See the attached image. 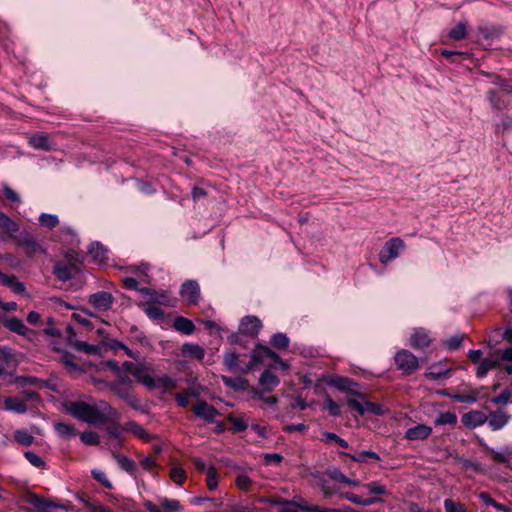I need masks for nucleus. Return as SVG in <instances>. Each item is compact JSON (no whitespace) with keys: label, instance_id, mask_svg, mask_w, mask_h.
<instances>
[{"label":"nucleus","instance_id":"obj_54","mask_svg":"<svg viewBox=\"0 0 512 512\" xmlns=\"http://www.w3.org/2000/svg\"><path fill=\"white\" fill-rule=\"evenodd\" d=\"M445 512H465V506L459 502H454L451 499L444 501Z\"/></svg>","mask_w":512,"mask_h":512},{"label":"nucleus","instance_id":"obj_5","mask_svg":"<svg viewBox=\"0 0 512 512\" xmlns=\"http://www.w3.org/2000/svg\"><path fill=\"white\" fill-rule=\"evenodd\" d=\"M404 248L405 242L401 238L394 237L389 239L379 252V261L382 264H387L393 261L399 256L400 252Z\"/></svg>","mask_w":512,"mask_h":512},{"label":"nucleus","instance_id":"obj_18","mask_svg":"<svg viewBox=\"0 0 512 512\" xmlns=\"http://www.w3.org/2000/svg\"><path fill=\"white\" fill-rule=\"evenodd\" d=\"M478 33L486 40H494L501 37L503 28L491 24H484L477 27Z\"/></svg>","mask_w":512,"mask_h":512},{"label":"nucleus","instance_id":"obj_1","mask_svg":"<svg viewBox=\"0 0 512 512\" xmlns=\"http://www.w3.org/2000/svg\"><path fill=\"white\" fill-rule=\"evenodd\" d=\"M66 411L74 418L91 425L105 424L110 419L121 418V414L104 400L95 403L74 401L67 406Z\"/></svg>","mask_w":512,"mask_h":512},{"label":"nucleus","instance_id":"obj_48","mask_svg":"<svg viewBox=\"0 0 512 512\" xmlns=\"http://www.w3.org/2000/svg\"><path fill=\"white\" fill-rule=\"evenodd\" d=\"M368 489L369 493L372 495H388V491L384 485H381L379 482L373 481L365 485Z\"/></svg>","mask_w":512,"mask_h":512},{"label":"nucleus","instance_id":"obj_58","mask_svg":"<svg viewBox=\"0 0 512 512\" xmlns=\"http://www.w3.org/2000/svg\"><path fill=\"white\" fill-rule=\"evenodd\" d=\"M24 456L29 461V463L35 467H43L45 465L44 460L34 452L26 451Z\"/></svg>","mask_w":512,"mask_h":512},{"label":"nucleus","instance_id":"obj_31","mask_svg":"<svg viewBox=\"0 0 512 512\" xmlns=\"http://www.w3.org/2000/svg\"><path fill=\"white\" fill-rule=\"evenodd\" d=\"M54 429L57 434L63 438H71L76 436L75 428L67 423L58 422L54 424Z\"/></svg>","mask_w":512,"mask_h":512},{"label":"nucleus","instance_id":"obj_17","mask_svg":"<svg viewBox=\"0 0 512 512\" xmlns=\"http://www.w3.org/2000/svg\"><path fill=\"white\" fill-rule=\"evenodd\" d=\"M66 332L68 334V344L72 346L74 349L78 351H83L86 353H93L95 351V348L92 345H89L86 342L79 341V340H73L72 338L76 335L74 328L71 325H68L66 327Z\"/></svg>","mask_w":512,"mask_h":512},{"label":"nucleus","instance_id":"obj_2","mask_svg":"<svg viewBox=\"0 0 512 512\" xmlns=\"http://www.w3.org/2000/svg\"><path fill=\"white\" fill-rule=\"evenodd\" d=\"M136 382L142 384L148 390H169L176 387V381L167 375L156 376L155 369L149 363H138L132 375Z\"/></svg>","mask_w":512,"mask_h":512},{"label":"nucleus","instance_id":"obj_37","mask_svg":"<svg viewBox=\"0 0 512 512\" xmlns=\"http://www.w3.org/2000/svg\"><path fill=\"white\" fill-rule=\"evenodd\" d=\"M114 458L116 459L121 469L130 474L134 473L136 464L132 459L118 454H114Z\"/></svg>","mask_w":512,"mask_h":512},{"label":"nucleus","instance_id":"obj_33","mask_svg":"<svg viewBox=\"0 0 512 512\" xmlns=\"http://www.w3.org/2000/svg\"><path fill=\"white\" fill-rule=\"evenodd\" d=\"M499 365L497 360L485 358L483 359L476 371L478 377H484L490 370L496 368Z\"/></svg>","mask_w":512,"mask_h":512},{"label":"nucleus","instance_id":"obj_64","mask_svg":"<svg viewBox=\"0 0 512 512\" xmlns=\"http://www.w3.org/2000/svg\"><path fill=\"white\" fill-rule=\"evenodd\" d=\"M85 507L89 510V512H113L110 508L104 505L99 503H92L90 501H85Z\"/></svg>","mask_w":512,"mask_h":512},{"label":"nucleus","instance_id":"obj_61","mask_svg":"<svg viewBox=\"0 0 512 512\" xmlns=\"http://www.w3.org/2000/svg\"><path fill=\"white\" fill-rule=\"evenodd\" d=\"M235 483L240 490L248 491L252 481L248 476L241 474L237 476Z\"/></svg>","mask_w":512,"mask_h":512},{"label":"nucleus","instance_id":"obj_15","mask_svg":"<svg viewBox=\"0 0 512 512\" xmlns=\"http://www.w3.org/2000/svg\"><path fill=\"white\" fill-rule=\"evenodd\" d=\"M432 432V428L425 424H418L411 428H408L405 432V437L408 440L417 441V440H425L430 436Z\"/></svg>","mask_w":512,"mask_h":512},{"label":"nucleus","instance_id":"obj_30","mask_svg":"<svg viewBox=\"0 0 512 512\" xmlns=\"http://www.w3.org/2000/svg\"><path fill=\"white\" fill-rule=\"evenodd\" d=\"M61 362L70 374L81 371L80 366L74 362V355L67 351H62Z\"/></svg>","mask_w":512,"mask_h":512},{"label":"nucleus","instance_id":"obj_23","mask_svg":"<svg viewBox=\"0 0 512 512\" xmlns=\"http://www.w3.org/2000/svg\"><path fill=\"white\" fill-rule=\"evenodd\" d=\"M181 354L187 358L202 360L204 358L205 351L198 344L186 343L181 348Z\"/></svg>","mask_w":512,"mask_h":512},{"label":"nucleus","instance_id":"obj_43","mask_svg":"<svg viewBox=\"0 0 512 512\" xmlns=\"http://www.w3.org/2000/svg\"><path fill=\"white\" fill-rule=\"evenodd\" d=\"M81 441L86 445H98L100 443L99 435L91 430H86L80 434Z\"/></svg>","mask_w":512,"mask_h":512},{"label":"nucleus","instance_id":"obj_27","mask_svg":"<svg viewBox=\"0 0 512 512\" xmlns=\"http://www.w3.org/2000/svg\"><path fill=\"white\" fill-rule=\"evenodd\" d=\"M285 504H289L294 509L298 508L304 512L318 511V505H308V503L301 496H294L292 500H285Z\"/></svg>","mask_w":512,"mask_h":512},{"label":"nucleus","instance_id":"obj_46","mask_svg":"<svg viewBox=\"0 0 512 512\" xmlns=\"http://www.w3.org/2000/svg\"><path fill=\"white\" fill-rule=\"evenodd\" d=\"M14 437L18 443L24 446H30L34 441V437L24 430H16Z\"/></svg>","mask_w":512,"mask_h":512},{"label":"nucleus","instance_id":"obj_9","mask_svg":"<svg viewBox=\"0 0 512 512\" xmlns=\"http://www.w3.org/2000/svg\"><path fill=\"white\" fill-rule=\"evenodd\" d=\"M27 503L33 506L36 512H53L54 509H65L64 505L56 504L36 494H30Z\"/></svg>","mask_w":512,"mask_h":512},{"label":"nucleus","instance_id":"obj_51","mask_svg":"<svg viewBox=\"0 0 512 512\" xmlns=\"http://www.w3.org/2000/svg\"><path fill=\"white\" fill-rule=\"evenodd\" d=\"M227 419L232 424L233 432H243L247 429V424L241 418L229 415Z\"/></svg>","mask_w":512,"mask_h":512},{"label":"nucleus","instance_id":"obj_19","mask_svg":"<svg viewBox=\"0 0 512 512\" xmlns=\"http://www.w3.org/2000/svg\"><path fill=\"white\" fill-rule=\"evenodd\" d=\"M431 344V338L424 330H416L410 337V345L414 349H423Z\"/></svg>","mask_w":512,"mask_h":512},{"label":"nucleus","instance_id":"obj_26","mask_svg":"<svg viewBox=\"0 0 512 512\" xmlns=\"http://www.w3.org/2000/svg\"><path fill=\"white\" fill-rule=\"evenodd\" d=\"M173 327L183 334L190 335L195 331L194 323L185 317L178 316L174 319Z\"/></svg>","mask_w":512,"mask_h":512},{"label":"nucleus","instance_id":"obj_38","mask_svg":"<svg viewBox=\"0 0 512 512\" xmlns=\"http://www.w3.org/2000/svg\"><path fill=\"white\" fill-rule=\"evenodd\" d=\"M120 419H110L108 420L107 423H110L107 428H106V431L108 433V435L116 440L119 441V445L121 446L122 445V442H121V432H120V425L118 423Z\"/></svg>","mask_w":512,"mask_h":512},{"label":"nucleus","instance_id":"obj_25","mask_svg":"<svg viewBox=\"0 0 512 512\" xmlns=\"http://www.w3.org/2000/svg\"><path fill=\"white\" fill-rule=\"evenodd\" d=\"M221 379L227 387H230L235 391H244L247 390L250 386L249 381L243 377L232 378L228 376H222Z\"/></svg>","mask_w":512,"mask_h":512},{"label":"nucleus","instance_id":"obj_11","mask_svg":"<svg viewBox=\"0 0 512 512\" xmlns=\"http://www.w3.org/2000/svg\"><path fill=\"white\" fill-rule=\"evenodd\" d=\"M331 385L336 387L337 389L349 393L351 395H356L362 400H364L365 395L362 393H359L355 388H357L359 385L352 379H349L347 377L337 376L331 380Z\"/></svg>","mask_w":512,"mask_h":512},{"label":"nucleus","instance_id":"obj_22","mask_svg":"<svg viewBox=\"0 0 512 512\" xmlns=\"http://www.w3.org/2000/svg\"><path fill=\"white\" fill-rule=\"evenodd\" d=\"M4 326L18 335L25 336L29 329L25 326L23 321L16 317L7 318L3 321Z\"/></svg>","mask_w":512,"mask_h":512},{"label":"nucleus","instance_id":"obj_63","mask_svg":"<svg viewBox=\"0 0 512 512\" xmlns=\"http://www.w3.org/2000/svg\"><path fill=\"white\" fill-rule=\"evenodd\" d=\"M326 474L335 481L344 483L347 480V477L341 472L338 468H332L326 470Z\"/></svg>","mask_w":512,"mask_h":512},{"label":"nucleus","instance_id":"obj_42","mask_svg":"<svg viewBox=\"0 0 512 512\" xmlns=\"http://www.w3.org/2000/svg\"><path fill=\"white\" fill-rule=\"evenodd\" d=\"M271 344L278 349H286L289 346V338L284 333H276L271 338Z\"/></svg>","mask_w":512,"mask_h":512},{"label":"nucleus","instance_id":"obj_52","mask_svg":"<svg viewBox=\"0 0 512 512\" xmlns=\"http://www.w3.org/2000/svg\"><path fill=\"white\" fill-rule=\"evenodd\" d=\"M512 397L509 389H504L498 396L493 397L491 402L496 405H506Z\"/></svg>","mask_w":512,"mask_h":512},{"label":"nucleus","instance_id":"obj_56","mask_svg":"<svg viewBox=\"0 0 512 512\" xmlns=\"http://www.w3.org/2000/svg\"><path fill=\"white\" fill-rule=\"evenodd\" d=\"M0 362L5 365H10L15 362L14 356L10 348L4 346L0 347Z\"/></svg>","mask_w":512,"mask_h":512},{"label":"nucleus","instance_id":"obj_47","mask_svg":"<svg viewBox=\"0 0 512 512\" xmlns=\"http://www.w3.org/2000/svg\"><path fill=\"white\" fill-rule=\"evenodd\" d=\"M206 473H207V479H206L207 487L210 490L216 489L217 485H218V475H217L216 469L213 466H210L207 469Z\"/></svg>","mask_w":512,"mask_h":512},{"label":"nucleus","instance_id":"obj_7","mask_svg":"<svg viewBox=\"0 0 512 512\" xmlns=\"http://www.w3.org/2000/svg\"><path fill=\"white\" fill-rule=\"evenodd\" d=\"M180 295L188 304H197L200 300V287L197 281L187 280L181 285Z\"/></svg>","mask_w":512,"mask_h":512},{"label":"nucleus","instance_id":"obj_20","mask_svg":"<svg viewBox=\"0 0 512 512\" xmlns=\"http://www.w3.org/2000/svg\"><path fill=\"white\" fill-rule=\"evenodd\" d=\"M122 430L134 434L143 441L148 442L153 438L152 435H150L142 426H140L135 421L126 422Z\"/></svg>","mask_w":512,"mask_h":512},{"label":"nucleus","instance_id":"obj_10","mask_svg":"<svg viewBox=\"0 0 512 512\" xmlns=\"http://www.w3.org/2000/svg\"><path fill=\"white\" fill-rule=\"evenodd\" d=\"M192 411L197 417L208 423L214 422L215 417L219 415V412L204 400H198Z\"/></svg>","mask_w":512,"mask_h":512},{"label":"nucleus","instance_id":"obj_55","mask_svg":"<svg viewBox=\"0 0 512 512\" xmlns=\"http://www.w3.org/2000/svg\"><path fill=\"white\" fill-rule=\"evenodd\" d=\"M464 335H454L445 341V345L450 350H457L461 347Z\"/></svg>","mask_w":512,"mask_h":512},{"label":"nucleus","instance_id":"obj_60","mask_svg":"<svg viewBox=\"0 0 512 512\" xmlns=\"http://www.w3.org/2000/svg\"><path fill=\"white\" fill-rule=\"evenodd\" d=\"M92 476L95 480L101 483L104 487L111 489L112 483L107 478L106 474L103 471L93 470Z\"/></svg>","mask_w":512,"mask_h":512},{"label":"nucleus","instance_id":"obj_14","mask_svg":"<svg viewBox=\"0 0 512 512\" xmlns=\"http://www.w3.org/2000/svg\"><path fill=\"white\" fill-rule=\"evenodd\" d=\"M511 416L507 411L498 409L488 415V425L492 430L502 429L510 420Z\"/></svg>","mask_w":512,"mask_h":512},{"label":"nucleus","instance_id":"obj_32","mask_svg":"<svg viewBox=\"0 0 512 512\" xmlns=\"http://www.w3.org/2000/svg\"><path fill=\"white\" fill-rule=\"evenodd\" d=\"M448 36L455 41L463 40L467 36V24L465 22H459L449 31Z\"/></svg>","mask_w":512,"mask_h":512},{"label":"nucleus","instance_id":"obj_45","mask_svg":"<svg viewBox=\"0 0 512 512\" xmlns=\"http://www.w3.org/2000/svg\"><path fill=\"white\" fill-rule=\"evenodd\" d=\"M160 505L164 512H177L181 508L179 501L168 498H162Z\"/></svg>","mask_w":512,"mask_h":512},{"label":"nucleus","instance_id":"obj_4","mask_svg":"<svg viewBox=\"0 0 512 512\" xmlns=\"http://www.w3.org/2000/svg\"><path fill=\"white\" fill-rule=\"evenodd\" d=\"M397 369L404 375H411L419 368L418 358L410 351L402 349L399 350L394 357Z\"/></svg>","mask_w":512,"mask_h":512},{"label":"nucleus","instance_id":"obj_50","mask_svg":"<svg viewBox=\"0 0 512 512\" xmlns=\"http://www.w3.org/2000/svg\"><path fill=\"white\" fill-rule=\"evenodd\" d=\"M145 313L151 319L162 320L164 318V311L155 305H148L145 308Z\"/></svg>","mask_w":512,"mask_h":512},{"label":"nucleus","instance_id":"obj_29","mask_svg":"<svg viewBox=\"0 0 512 512\" xmlns=\"http://www.w3.org/2000/svg\"><path fill=\"white\" fill-rule=\"evenodd\" d=\"M5 407L6 409L15 411L17 413H24L27 411L26 403L17 397L7 398L5 400Z\"/></svg>","mask_w":512,"mask_h":512},{"label":"nucleus","instance_id":"obj_44","mask_svg":"<svg viewBox=\"0 0 512 512\" xmlns=\"http://www.w3.org/2000/svg\"><path fill=\"white\" fill-rule=\"evenodd\" d=\"M385 409L382 405L375 404L370 401H363V415L365 413H370L373 415H383Z\"/></svg>","mask_w":512,"mask_h":512},{"label":"nucleus","instance_id":"obj_34","mask_svg":"<svg viewBox=\"0 0 512 512\" xmlns=\"http://www.w3.org/2000/svg\"><path fill=\"white\" fill-rule=\"evenodd\" d=\"M88 253L95 261L103 262L106 259L107 251L100 243H93Z\"/></svg>","mask_w":512,"mask_h":512},{"label":"nucleus","instance_id":"obj_3","mask_svg":"<svg viewBox=\"0 0 512 512\" xmlns=\"http://www.w3.org/2000/svg\"><path fill=\"white\" fill-rule=\"evenodd\" d=\"M16 245L21 248L23 253L33 258L37 254L46 255V249L40 244V242L32 235L28 233H22L21 235L14 237Z\"/></svg>","mask_w":512,"mask_h":512},{"label":"nucleus","instance_id":"obj_28","mask_svg":"<svg viewBox=\"0 0 512 512\" xmlns=\"http://www.w3.org/2000/svg\"><path fill=\"white\" fill-rule=\"evenodd\" d=\"M340 455L344 456V457H349L350 459H352L353 461H356V462H366L367 458L372 459L374 461L380 460L379 455L370 450L362 451L357 455H352V454L346 453V452H341Z\"/></svg>","mask_w":512,"mask_h":512},{"label":"nucleus","instance_id":"obj_49","mask_svg":"<svg viewBox=\"0 0 512 512\" xmlns=\"http://www.w3.org/2000/svg\"><path fill=\"white\" fill-rule=\"evenodd\" d=\"M239 356L238 354L231 352L224 356V364L230 371H235L238 367Z\"/></svg>","mask_w":512,"mask_h":512},{"label":"nucleus","instance_id":"obj_16","mask_svg":"<svg viewBox=\"0 0 512 512\" xmlns=\"http://www.w3.org/2000/svg\"><path fill=\"white\" fill-rule=\"evenodd\" d=\"M28 143L34 149L43 151L55 150L54 145L49 141V137L45 134H38L29 137Z\"/></svg>","mask_w":512,"mask_h":512},{"label":"nucleus","instance_id":"obj_40","mask_svg":"<svg viewBox=\"0 0 512 512\" xmlns=\"http://www.w3.org/2000/svg\"><path fill=\"white\" fill-rule=\"evenodd\" d=\"M457 422V416L453 412H444L441 413L434 421L436 426L439 425H454Z\"/></svg>","mask_w":512,"mask_h":512},{"label":"nucleus","instance_id":"obj_13","mask_svg":"<svg viewBox=\"0 0 512 512\" xmlns=\"http://www.w3.org/2000/svg\"><path fill=\"white\" fill-rule=\"evenodd\" d=\"M261 328V321L256 316H245L239 325V332L247 336H256Z\"/></svg>","mask_w":512,"mask_h":512},{"label":"nucleus","instance_id":"obj_35","mask_svg":"<svg viewBox=\"0 0 512 512\" xmlns=\"http://www.w3.org/2000/svg\"><path fill=\"white\" fill-rule=\"evenodd\" d=\"M450 369H442L439 365H432L429 370L425 373L427 378L439 380L448 377Z\"/></svg>","mask_w":512,"mask_h":512},{"label":"nucleus","instance_id":"obj_41","mask_svg":"<svg viewBox=\"0 0 512 512\" xmlns=\"http://www.w3.org/2000/svg\"><path fill=\"white\" fill-rule=\"evenodd\" d=\"M39 222L43 227L53 229L59 224V219L56 215L42 213L39 216Z\"/></svg>","mask_w":512,"mask_h":512},{"label":"nucleus","instance_id":"obj_12","mask_svg":"<svg viewBox=\"0 0 512 512\" xmlns=\"http://www.w3.org/2000/svg\"><path fill=\"white\" fill-rule=\"evenodd\" d=\"M487 419L488 416L484 412L479 410H473L465 413L462 416L461 421L463 425L466 426L467 428L474 429L486 423Z\"/></svg>","mask_w":512,"mask_h":512},{"label":"nucleus","instance_id":"obj_53","mask_svg":"<svg viewBox=\"0 0 512 512\" xmlns=\"http://www.w3.org/2000/svg\"><path fill=\"white\" fill-rule=\"evenodd\" d=\"M170 478L178 485L182 484L186 479L185 471L180 467H173L170 470Z\"/></svg>","mask_w":512,"mask_h":512},{"label":"nucleus","instance_id":"obj_57","mask_svg":"<svg viewBox=\"0 0 512 512\" xmlns=\"http://www.w3.org/2000/svg\"><path fill=\"white\" fill-rule=\"evenodd\" d=\"M454 401L460 403H474L477 400V393L475 391H471L469 394H455L452 396Z\"/></svg>","mask_w":512,"mask_h":512},{"label":"nucleus","instance_id":"obj_39","mask_svg":"<svg viewBox=\"0 0 512 512\" xmlns=\"http://www.w3.org/2000/svg\"><path fill=\"white\" fill-rule=\"evenodd\" d=\"M322 441L326 444L331 443L332 441L337 443L342 448H348L349 444L346 440L340 438L337 434L333 432H323L322 433Z\"/></svg>","mask_w":512,"mask_h":512},{"label":"nucleus","instance_id":"obj_59","mask_svg":"<svg viewBox=\"0 0 512 512\" xmlns=\"http://www.w3.org/2000/svg\"><path fill=\"white\" fill-rule=\"evenodd\" d=\"M325 409L328 410L331 416H339L341 413L340 406L336 404L329 396L326 397Z\"/></svg>","mask_w":512,"mask_h":512},{"label":"nucleus","instance_id":"obj_6","mask_svg":"<svg viewBox=\"0 0 512 512\" xmlns=\"http://www.w3.org/2000/svg\"><path fill=\"white\" fill-rule=\"evenodd\" d=\"M266 358H270L273 361H279V355L276 354L273 350L267 346L257 344L251 353L250 361L248 362L246 368L242 369V372H249L256 365L262 363Z\"/></svg>","mask_w":512,"mask_h":512},{"label":"nucleus","instance_id":"obj_36","mask_svg":"<svg viewBox=\"0 0 512 512\" xmlns=\"http://www.w3.org/2000/svg\"><path fill=\"white\" fill-rule=\"evenodd\" d=\"M0 228L12 233L19 231V225L3 212H0Z\"/></svg>","mask_w":512,"mask_h":512},{"label":"nucleus","instance_id":"obj_8","mask_svg":"<svg viewBox=\"0 0 512 512\" xmlns=\"http://www.w3.org/2000/svg\"><path fill=\"white\" fill-rule=\"evenodd\" d=\"M88 302L97 310L107 311L112 307L114 297L110 292L99 291L91 294Z\"/></svg>","mask_w":512,"mask_h":512},{"label":"nucleus","instance_id":"obj_24","mask_svg":"<svg viewBox=\"0 0 512 512\" xmlns=\"http://www.w3.org/2000/svg\"><path fill=\"white\" fill-rule=\"evenodd\" d=\"M72 268L71 265L57 262L53 266V274L58 280L65 282L73 278Z\"/></svg>","mask_w":512,"mask_h":512},{"label":"nucleus","instance_id":"obj_62","mask_svg":"<svg viewBox=\"0 0 512 512\" xmlns=\"http://www.w3.org/2000/svg\"><path fill=\"white\" fill-rule=\"evenodd\" d=\"M130 388L131 387L124 388V387L120 386L119 384H114V385L111 386V391L113 393H115L118 397H120L121 399L126 401L128 396L131 394L130 393Z\"/></svg>","mask_w":512,"mask_h":512},{"label":"nucleus","instance_id":"obj_21","mask_svg":"<svg viewBox=\"0 0 512 512\" xmlns=\"http://www.w3.org/2000/svg\"><path fill=\"white\" fill-rule=\"evenodd\" d=\"M279 382L280 381L278 377L269 370H265L259 378V384L263 388V391L266 392L272 391L273 388L279 384Z\"/></svg>","mask_w":512,"mask_h":512}]
</instances>
